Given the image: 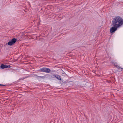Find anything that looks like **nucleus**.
Segmentation results:
<instances>
[{"mask_svg":"<svg viewBox=\"0 0 123 123\" xmlns=\"http://www.w3.org/2000/svg\"><path fill=\"white\" fill-rule=\"evenodd\" d=\"M112 24L115 25L120 27L123 24V20L120 16L115 17L112 21Z\"/></svg>","mask_w":123,"mask_h":123,"instance_id":"1","label":"nucleus"},{"mask_svg":"<svg viewBox=\"0 0 123 123\" xmlns=\"http://www.w3.org/2000/svg\"><path fill=\"white\" fill-rule=\"evenodd\" d=\"M24 79V77H23V78H20L19 79V80H23V79Z\"/></svg>","mask_w":123,"mask_h":123,"instance_id":"10","label":"nucleus"},{"mask_svg":"<svg viewBox=\"0 0 123 123\" xmlns=\"http://www.w3.org/2000/svg\"><path fill=\"white\" fill-rule=\"evenodd\" d=\"M5 85H4L0 84V86H5Z\"/></svg>","mask_w":123,"mask_h":123,"instance_id":"11","label":"nucleus"},{"mask_svg":"<svg viewBox=\"0 0 123 123\" xmlns=\"http://www.w3.org/2000/svg\"><path fill=\"white\" fill-rule=\"evenodd\" d=\"M11 66L10 65H7L6 64H2L0 66V68L2 69H4L5 68H10Z\"/></svg>","mask_w":123,"mask_h":123,"instance_id":"6","label":"nucleus"},{"mask_svg":"<svg viewBox=\"0 0 123 123\" xmlns=\"http://www.w3.org/2000/svg\"><path fill=\"white\" fill-rule=\"evenodd\" d=\"M48 75V74H47V75H45L44 76H38L36 75H35L36 76H37V77H38L39 78H42V79H44L45 78L47 77V76Z\"/></svg>","mask_w":123,"mask_h":123,"instance_id":"8","label":"nucleus"},{"mask_svg":"<svg viewBox=\"0 0 123 123\" xmlns=\"http://www.w3.org/2000/svg\"><path fill=\"white\" fill-rule=\"evenodd\" d=\"M112 24L113 26L110 29V31L111 33H113L117 30V28L119 27L116 25H115Z\"/></svg>","mask_w":123,"mask_h":123,"instance_id":"3","label":"nucleus"},{"mask_svg":"<svg viewBox=\"0 0 123 123\" xmlns=\"http://www.w3.org/2000/svg\"><path fill=\"white\" fill-rule=\"evenodd\" d=\"M17 41V39L15 38L12 39L11 41L9 42L8 43V44L9 46L12 45L15 43Z\"/></svg>","mask_w":123,"mask_h":123,"instance_id":"4","label":"nucleus"},{"mask_svg":"<svg viewBox=\"0 0 123 123\" xmlns=\"http://www.w3.org/2000/svg\"><path fill=\"white\" fill-rule=\"evenodd\" d=\"M53 76L55 77L59 80H61V77L58 75L53 74Z\"/></svg>","mask_w":123,"mask_h":123,"instance_id":"7","label":"nucleus"},{"mask_svg":"<svg viewBox=\"0 0 123 123\" xmlns=\"http://www.w3.org/2000/svg\"><path fill=\"white\" fill-rule=\"evenodd\" d=\"M31 75H29L28 76H26L25 77H24V79H25V78H27L30 77L31 76Z\"/></svg>","mask_w":123,"mask_h":123,"instance_id":"9","label":"nucleus"},{"mask_svg":"<svg viewBox=\"0 0 123 123\" xmlns=\"http://www.w3.org/2000/svg\"><path fill=\"white\" fill-rule=\"evenodd\" d=\"M51 6H50V7H51Z\"/></svg>","mask_w":123,"mask_h":123,"instance_id":"12","label":"nucleus"},{"mask_svg":"<svg viewBox=\"0 0 123 123\" xmlns=\"http://www.w3.org/2000/svg\"><path fill=\"white\" fill-rule=\"evenodd\" d=\"M111 63L113 64L114 66L116 68H117L118 69H121L120 71H121L122 69H123V68H122L121 67H120L117 64V63L115 61H111Z\"/></svg>","mask_w":123,"mask_h":123,"instance_id":"5","label":"nucleus"},{"mask_svg":"<svg viewBox=\"0 0 123 123\" xmlns=\"http://www.w3.org/2000/svg\"><path fill=\"white\" fill-rule=\"evenodd\" d=\"M51 70L49 68L45 67H43L40 69L39 71L40 72H44L47 73H49Z\"/></svg>","mask_w":123,"mask_h":123,"instance_id":"2","label":"nucleus"}]
</instances>
